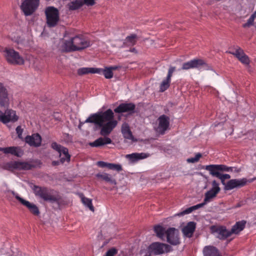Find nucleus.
Returning <instances> with one entry per match:
<instances>
[{"mask_svg":"<svg viewBox=\"0 0 256 256\" xmlns=\"http://www.w3.org/2000/svg\"><path fill=\"white\" fill-rule=\"evenodd\" d=\"M86 122L93 123L100 128V134L104 136L90 143V146L98 147L112 142L110 138L106 136L110 134L118 124V121L114 119V114L112 110L108 109L104 112H98L92 114L84 123Z\"/></svg>","mask_w":256,"mask_h":256,"instance_id":"obj_1","label":"nucleus"},{"mask_svg":"<svg viewBox=\"0 0 256 256\" xmlns=\"http://www.w3.org/2000/svg\"><path fill=\"white\" fill-rule=\"evenodd\" d=\"M220 188L219 186V184L216 180L212 181V188L208 191L205 194L204 202L187 208L182 212L176 214L175 216H181L185 214H189L194 210L202 207L206 203L209 202L211 199L216 197V194L220 192Z\"/></svg>","mask_w":256,"mask_h":256,"instance_id":"obj_2","label":"nucleus"},{"mask_svg":"<svg viewBox=\"0 0 256 256\" xmlns=\"http://www.w3.org/2000/svg\"><path fill=\"white\" fill-rule=\"evenodd\" d=\"M90 46V42L88 39L82 36H76L68 40H65L62 48L65 51L71 52L82 50Z\"/></svg>","mask_w":256,"mask_h":256,"instance_id":"obj_3","label":"nucleus"},{"mask_svg":"<svg viewBox=\"0 0 256 256\" xmlns=\"http://www.w3.org/2000/svg\"><path fill=\"white\" fill-rule=\"evenodd\" d=\"M44 13L46 16V24L48 28L55 27L60 20L58 10L54 6L46 8Z\"/></svg>","mask_w":256,"mask_h":256,"instance_id":"obj_4","label":"nucleus"},{"mask_svg":"<svg viewBox=\"0 0 256 256\" xmlns=\"http://www.w3.org/2000/svg\"><path fill=\"white\" fill-rule=\"evenodd\" d=\"M4 55L9 64L21 65L24 62L23 58L13 49L6 48L4 50Z\"/></svg>","mask_w":256,"mask_h":256,"instance_id":"obj_5","label":"nucleus"},{"mask_svg":"<svg viewBox=\"0 0 256 256\" xmlns=\"http://www.w3.org/2000/svg\"><path fill=\"white\" fill-rule=\"evenodd\" d=\"M190 68H197L200 70H209L210 66L202 59H193L183 64L182 69L188 70Z\"/></svg>","mask_w":256,"mask_h":256,"instance_id":"obj_6","label":"nucleus"},{"mask_svg":"<svg viewBox=\"0 0 256 256\" xmlns=\"http://www.w3.org/2000/svg\"><path fill=\"white\" fill-rule=\"evenodd\" d=\"M39 3V0H24L20 8L26 16H31L38 9Z\"/></svg>","mask_w":256,"mask_h":256,"instance_id":"obj_7","label":"nucleus"},{"mask_svg":"<svg viewBox=\"0 0 256 256\" xmlns=\"http://www.w3.org/2000/svg\"><path fill=\"white\" fill-rule=\"evenodd\" d=\"M19 116L16 110L7 108L4 112L0 110V122L4 124L14 123L18 120Z\"/></svg>","mask_w":256,"mask_h":256,"instance_id":"obj_8","label":"nucleus"},{"mask_svg":"<svg viewBox=\"0 0 256 256\" xmlns=\"http://www.w3.org/2000/svg\"><path fill=\"white\" fill-rule=\"evenodd\" d=\"M148 248L150 252L155 255H159L164 253H167L172 251V246L170 245L159 242L152 243L149 246Z\"/></svg>","mask_w":256,"mask_h":256,"instance_id":"obj_9","label":"nucleus"},{"mask_svg":"<svg viewBox=\"0 0 256 256\" xmlns=\"http://www.w3.org/2000/svg\"><path fill=\"white\" fill-rule=\"evenodd\" d=\"M6 168L9 170H29L32 169L34 166L28 162H10L5 166Z\"/></svg>","mask_w":256,"mask_h":256,"instance_id":"obj_10","label":"nucleus"},{"mask_svg":"<svg viewBox=\"0 0 256 256\" xmlns=\"http://www.w3.org/2000/svg\"><path fill=\"white\" fill-rule=\"evenodd\" d=\"M12 100V96L10 94L6 88L0 82V106L8 107Z\"/></svg>","mask_w":256,"mask_h":256,"instance_id":"obj_11","label":"nucleus"},{"mask_svg":"<svg viewBox=\"0 0 256 256\" xmlns=\"http://www.w3.org/2000/svg\"><path fill=\"white\" fill-rule=\"evenodd\" d=\"M52 148L59 154L61 163H64L66 162H68L70 160V156L67 148L62 146L55 142L52 144Z\"/></svg>","mask_w":256,"mask_h":256,"instance_id":"obj_12","label":"nucleus"},{"mask_svg":"<svg viewBox=\"0 0 256 256\" xmlns=\"http://www.w3.org/2000/svg\"><path fill=\"white\" fill-rule=\"evenodd\" d=\"M8 192H10L22 204L28 208L32 214L36 216L40 214L39 210L36 204L20 198L17 193L12 190H8Z\"/></svg>","mask_w":256,"mask_h":256,"instance_id":"obj_13","label":"nucleus"},{"mask_svg":"<svg viewBox=\"0 0 256 256\" xmlns=\"http://www.w3.org/2000/svg\"><path fill=\"white\" fill-rule=\"evenodd\" d=\"M33 190L36 196H39L45 201L54 202L56 200V198L52 196L45 188L34 186Z\"/></svg>","mask_w":256,"mask_h":256,"instance_id":"obj_14","label":"nucleus"},{"mask_svg":"<svg viewBox=\"0 0 256 256\" xmlns=\"http://www.w3.org/2000/svg\"><path fill=\"white\" fill-rule=\"evenodd\" d=\"M166 234L167 242L172 245L176 246L180 244L178 230L170 228L168 229Z\"/></svg>","mask_w":256,"mask_h":256,"instance_id":"obj_15","label":"nucleus"},{"mask_svg":"<svg viewBox=\"0 0 256 256\" xmlns=\"http://www.w3.org/2000/svg\"><path fill=\"white\" fill-rule=\"evenodd\" d=\"M248 180L246 178L232 179L228 180L224 187L225 190H230L234 188H240L246 184Z\"/></svg>","mask_w":256,"mask_h":256,"instance_id":"obj_16","label":"nucleus"},{"mask_svg":"<svg viewBox=\"0 0 256 256\" xmlns=\"http://www.w3.org/2000/svg\"><path fill=\"white\" fill-rule=\"evenodd\" d=\"M158 126L154 127L156 131L160 134H164L169 126V118L164 115L160 116L158 120Z\"/></svg>","mask_w":256,"mask_h":256,"instance_id":"obj_17","label":"nucleus"},{"mask_svg":"<svg viewBox=\"0 0 256 256\" xmlns=\"http://www.w3.org/2000/svg\"><path fill=\"white\" fill-rule=\"evenodd\" d=\"M150 154L146 152L132 153L126 155L125 158L128 160L130 163H135L138 160L148 158Z\"/></svg>","mask_w":256,"mask_h":256,"instance_id":"obj_18","label":"nucleus"},{"mask_svg":"<svg viewBox=\"0 0 256 256\" xmlns=\"http://www.w3.org/2000/svg\"><path fill=\"white\" fill-rule=\"evenodd\" d=\"M25 141L30 146L38 147L41 144L42 138L39 134H35L31 136H27L25 138Z\"/></svg>","mask_w":256,"mask_h":256,"instance_id":"obj_19","label":"nucleus"},{"mask_svg":"<svg viewBox=\"0 0 256 256\" xmlns=\"http://www.w3.org/2000/svg\"><path fill=\"white\" fill-rule=\"evenodd\" d=\"M196 229V223L194 222H188L182 229V232L184 236L191 238Z\"/></svg>","mask_w":256,"mask_h":256,"instance_id":"obj_20","label":"nucleus"},{"mask_svg":"<svg viewBox=\"0 0 256 256\" xmlns=\"http://www.w3.org/2000/svg\"><path fill=\"white\" fill-rule=\"evenodd\" d=\"M96 176L111 185L116 186L117 184L116 179L109 174L106 172L98 173L96 174Z\"/></svg>","mask_w":256,"mask_h":256,"instance_id":"obj_21","label":"nucleus"},{"mask_svg":"<svg viewBox=\"0 0 256 256\" xmlns=\"http://www.w3.org/2000/svg\"><path fill=\"white\" fill-rule=\"evenodd\" d=\"M135 106L132 104H120L114 110L116 113H122L124 112H131L134 110Z\"/></svg>","mask_w":256,"mask_h":256,"instance_id":"obj_22","label":"nucleus"},{"mask_svg":"<svg viewBox=\"0 0 256 256\" xmlns=\"http://www.w3.org/2000/svg\"><path fill=\"white\" fill-rule=\"evenodd\" d=\"M122 132L125 138L133 140L134 138L130 130V126L127 123H124L122 126Z\"/></svg>","mask_w":256,"mask_h":256,"instance_id":"obj_23","label":"nucleus"},{"mask_svg":"<svg viewBox=\"0 0 256 256\" xmlns=\"http://www.w3.org/2000/svg\"><path fill=\"white\" fill-rule=\"evenodd\" d=\"M204 256H222L220 254L218 249L213 246H206L204 250Z\"/></svg>","mask_w":256,"mask_h":256,"instance_id":"obj_24","label":"nucleus"},{"mask_svg":"<svg viewBox=\"0 0 256 256\" xmlns=\"http://www.w3.org/2000/svg\"><path fill=\"white\" fill-rule=\"evenodd\" d=\"M216 236L220 239H225L230 236L232 234L230 231L227 230L225 227L221 226L217 228Z\"/></svg>","mask_w":256,"mask_h":256,"instance_id":"obj_25","label":"nucleus"},{"mask_svg":"<svg viewBox=\"0 0 256 256\" xmlns=\"http://www.w3.org/2000/svg\"><path fill=\"white\" fill-rule=\"evenodd\" d=\"M101 69L94 68H82L78 70V73L80 75L88 74H100Z\"/></svg>","mask_w":256,"mask_h":256,"instance_id":"obj_26","label":"nucleus"},{"mask_svg":"<svg viewBox=\"0 0 256 256\" xmlns=\"http://www.w3.org/2000/svg\"><path fill=\"white\" fill-rule=\"evenodd\" d=\"M220 164H212L206 166V170H208L210 174L218 178L220 175Z\"/></svg>","mask_w":256,"mask_h":256,"instance_id":"obj_27","label":"nucleus"},{"mask_svg":"<svg viewBox=\"0 0 256 256\" xmlns=\"http://www.w3.org/2000/svg\"><path fill=\"white\" fill-rule=\"evenodd\" d=\"M246 222L240 221L237 222L232 228L231 232L232 234H238L242 231L245 226Z\"/></svg>","mask_w":256,"mask_h":256,"instance_id":"obj_28","label":"nucleus"},{"mask_svg":"<svg viewBox=\"0 0 256 256\" xmlns=\"http://www.w3.org/2000/svg\"><path fill=\"white\" fill-rule=\"evenodd\" d=\"M10 154L15 156L20 157L23 154V152L19 147H8V154Z\"/></svg>","mask_w":256,"mask_h":256,"instance_id":"obj_29","label":"nucleus"},{"mask_svg":"<svg viewBox=\"0 0 256 256\" xmlns=\"http://www.w3.org/2000/svg\"><path fill=\"white\" fill-rule=\"evenodd\" d=\"M84 4L83 0H75L68 4L70 10H76L80 8Z\"/></svg>","mask_w":256,"mask_h":256,"instance_id":"obj_30","label":"nucleus"},{"mask_svg":"<svg viewBox=\"0 0 256 256\" xmlns=\"http://www.w3.org/2000/svg\"><path fill=\"white\" fill-rule=\"evenodd\" d=\"M80 197L81 198V200L82 204L86 206L89 208V209L94 212V207L92 206V200L90 198H86L82 194L80 195Z\"/></svg>","mask_w":256,"mask_h":256,"instance_id":"obj_31","label":"nucleus"},{"mask_svg":"<svg viewBox=\"0 0 256 256\" xmlns=\"http://www.w3.org/2000/svg\"><path fill=\"white\" fill-rule=\"evenodd\" d=\"M229 53L234 55L236 56L238 60L246 54L242 49L240 48L237 46L236 48L233 50L229 52Z\"/></svg>","mask_w":256,"mask_h":256,"instance_id":"obj_32","label":"nucleus"},{"mask_svg":"<svg viewBox=\"0 0 256 256\" xmlns=\"http://www.w3.org/2000/svg\"><path fill=\"white\" fill-rule=\"evenodd\" d=\"M117 68L116 66H112L110 68H106L102 70L103 74L106 78L110 79L113 76V70H116ZM102 70L101 69V72Z\"/></svg>","mask_w":256,"mask_h":256,"instance_id":"obj_33","label":"nucleus"},{"mask_svg":"<svg viewBox=\"0 0 256 256\" xmlns=\"http://www.w3.org/2000/svg\"><path fill=\"white\" fill-rule=\"evenodd\" d=\"M154 231L156 234V236L160 238H162L164 236L166 230L164 228L160 225L156 226L154 227Z\"/></svg>","mask_w":256,"mask_h":256,"instance_id":"obj_34","label":"nucleus"},{"mask_svg":"<svg viewBox=\"0 0 256 256\" xmlns=\"http://www.w3.org/2000/svg\"><path fill=\"white\" fill-rule=\"evenodd\" d=\"M171 78H168V77L166 79L164 80L162 82L160 86V90L162 92L165 91L170 86Z\"/></svg>","mask_w":256,"mask_h":256,"instance_id":"obj_35","label":"nucleus"},{"mask_svg":"<svg viewBox=\"0 0 256 256\" xmlns=\"http://www.w3.org/2000/svg\"><path fill=\"white\" fill-rule=\"evenodd\" d=\"M136 34H132L126 38L125 42L128 46H134L136 44Z\"/></svg>","mask_w":256,"mask_h":256,"instance_id":"obj_36","label":"nucleus"},{"mask_svg":"<svg viewBox=\"0 0 256 256\" xmlns=\"http://www.w3.org/2000/svg\"><path fill=\"white\" fill-rule=\"evenodd\" d=\"M108 168L112 170H114L117 172L122 170V166L120 164H116L112 163H108Z\"/></svg>","mask_w":256,"mask_h":256,"instance_id":"obj_37","label":"nucleus"},{"mask_svg":"<svg viewBox=\"0 0 256 256\" xmlns=\"http://www.w3.org/2000/svg\"><path fill=\"white\" fill-rule=\"evenodd\" d=\"M202 155L200 153H197L194 157H192L188 158L186 162L188 163H196L198 162Z\"/></svg>","mask_w":256,"mask_h":256,"instance_id":"obj_38","label":"nucleus"},{"mask_svg":"<svg viewBox=\"0 0 256 256\" xmlns=\"http://www.w3.org/2000/svg\"><path fill=\"white\" fill-rule=\"evenodd\" d=\"M239 60L243 64L246 66H248L250 64V60L248 56L246 54H244L240 60Z\"/></svg>","mask_w":256,"mask_h":256,"instance_id":"obj_39","label":"nucleus"},{"mask_svg":"<svg viewBox=\"0 0 256 256\" xmlns=\"http://www.w3.org/2000/svg\"><path fill=\"white\" fill-rule=\"evenodd\" d=\"M254 17L252 15L248 20L247 22L242 25V26L244 28H249L254 25Z\"/></svg>","mask_w":256,"mask_h":256,"instance_id":"obj_40","label":"nucleus"},{"mask_svg":"<svg viewBox=\"0 0 256 256\" xmlns=\"http://www.w3.org/2000/svg\"><path fill=\"white\" fill-rule=\"evenodd\" d=\"M220 171L230 172L233 171L232 167H228L224 164H220Z\"/></svg>","mask_w":256,"mask_h":256,"instance_id":"obj_41","label":"nucleus"},{"mask_svg":"<svg viewBox=\"0 0 256 256\" xmlns=\"http://www.w3.org/2000/svg\"><path fill=\"white\" fill-rule=\"evenodd\" d=\"M117 253V250L114 248L109 250L104 256H114Z\"/></svg>","mask_w":256,"mask_h":256,"instance_id":"obj_42","label":"nucleus"},{"mask_svg":"<svg viewBox=\"0 0 256 256\" xmlns=\"http://www.w3.org/2000/svg\"><path fill=\"white\" fill-rule=\"evenodd\" d=\"M16 134H18V138L22 139V134L23 132V129L21 128L20 126H18L16 128Z\"/></svg>","mask_w":256,"mask_h":256,"instance_id":"obj_43","label":"nucleus"},{"mask_svg":"<svg viewBox=\"0 0 256 256\" xmlns=\"http://www.w3.org/2000/svg\"><path fill=\"white\" fill-rule=\"evenodd\" d=\"M218 178L219 179H223V180H228L230 178V176L228 174H222L220 172Z\"/></svg>","mask_w":256,"mask_h":256,"instance_id":"obj_44","label":"nucleus"},{"mask_svg":"<svg viewBox=\"0 0 256 256\" xmlns=\"http://www.w3.org/2000/svg\"><path fill=\"white\" fill-rule=\"evenodd\" d=\"M108 162H106L103 161H98L97 162V165L100 168H108Z\"/></svg>","mask_w":256,"mask_h":256,"instance_id":"obj_45","label":"nucleus"},{"mask_svg":"<svg viewBox=\"0 0 256 256\" xmlns=\"http://www.w3.org/2000/svg\"><path fill=\"white\" fill-rule=\"evenodd\" d=\"M175 70V67L170 66L168 70V78H171L173 72Z\"/></svg>","mask_w":256,"mask_h":256,"instance_id":"obj_46","label":"nucleus"},{"mask_svg":"<svg viewBox=\"0 0 256 256\" xmlns=\"http://www.w3.org/2000/svg\"><path fill=\"white\" fill-rule=\"evenodd\" d=\"M83 2L88 6H93L95 4V0H84Z\"/></svg>","mask_w":256,"mask_h":256,"instance_id":"obj_47","label":"nucleus"},{"mask_svg":"<svg viewBox=\"0 0 256 256\" xmlns=\"http://www.w3.org/2000/svg\"><path fill=\"white\" fill-rule=\"evenodd\" d=\"M8 147L7 148H0V151L6 154H8Z\"/></svg>","mask_w":256,"mask_h":256,"instance_id":"obj_48","label":"nucleus"},{"mask_svg":"<svg viewBox=\"0 0 256 256\" xmlns=\"http://www.w3.org/2000/svg\"><path fill=\"white\" fill-rule=\"evenodd\" d=\"M232 168H233V171H232V172H240V169L239 168H238L236 167H232Z\"/></svg>","mask_w":256,"mask_h":256,"instance_id":"obj_49","label":"nucleus"},{"mask_svg":"<svg viewBox=\"0 0 256 256\" xmlns=\"http://www.w3.org/2000/svg\"><path fill=\"white\" fill-rule=\"evenodd\" d=\"M58 164H59V162H58V161H53V162H52V164L53 166H56V165H58Z\"/></svg>","mask_w":256,"mask_h":256,"instance_id":"obj_50","label":"nucleus"},{"mask_svg":"<svg viewBox=\"0 0 256 256\" xmlns=\"http://www.w3.org/2000/svg\"><path fill=\"white\" fill-rule=\"evenodd\" d=\"M220 180H221L222 184L224 186V187L225 185L226 184V183L224 182L225 180H223V179H220Z\"/></svg>","mask_w":256,"mask_h":256,"instance_id":"obj_51","label":"nucleus"},{"mask_svg":"<svg viewBox=\"0 0 256 256\" xmlns=\"http://www.w3.org/2000/svg\"><path fill=\"white\" fill-rule=\"evenodd\" d=\"M252 15L255 18H256V10L254 12V13Z\"/></svg>","mask_w":256,"mask_h":256,"instance_id":"obj_52","label":"nucleus"},{"mask_svg":"<svg viewBox=\"0 0 256 256\" xmlns=\"http://www.w3.org/2000/svg\"><path fill=\"white\" fill-rule=\"evenodd\" d=\"M135 51H136L135 48H132V49H131V50H130V52H135Z\"/></svg>","mask_w":256,"mask_h":256,"instance_id":"obj_53","label":"nucleus"},{"mask_svg":"<svg viewBox=\"0 0 256 256\" xmlns=\"http://www.w3.org/2000/svg\"><path fill=\"white\" fill-rule=\"evenodd\" d=\"M81 126H82V123H80V125H79V128H80Z\"/></svg>","mask_w":256,"mask_h":256,"instance_id":"obj_54","label":"nucleus"},{"mask_svg":"<svg viewBox=\"0 0 256 256\" xmlns=\"http://www.w3.org/2000/svg\"><path fill=\"white\" fill-rule=\"evenodd\" d=\"M4 184L6 186V183Z\"/></svg>","mask_w":256,"mask_h":256,"instance_id":"obj_55","label":"nucleus"},{"mask_svg":"<svg viewBox=\"0 0 256 256\" xmlns=\"http://www.w3.org/2000/svg\"><path fill=\"white\" fill-rule=\"evenodd\" d=\"M150 256V255H148V256Z\"/></svg>","mask_w":256,"mask_h":256,"instance_id":"obj_56","label":"nucleus"}]
</instances>
